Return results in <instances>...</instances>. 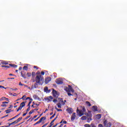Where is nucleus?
<instances>
[{
	"mask_svg": "<svg viewBox=\"0 0 127 127\" xmlns=\"http://www.w3.org/2000/svg\"><path fill=\"white\" fill-rule=\"evenodd\" d=\"M63 124H67V122L65 121H63Z\"/></svg>",
	"mask_w": 127,
	"mask_h": 127,
	"instance_id": "680f3d73",
	"label": "nucleus"
},
{
	"mask_svg": "<svg viewBox=\"0 0 127 127\" xmlns=\"http://www.w3.org/2000/svg\"><path fill=\"white\" fill-rule=\"evenodd\" d=\"M27 114V112L23 114V117H25Z\"/></svg>",
	"mask_w": 127,
	"mask_h": 127,
	"instance_id": "13d9d810",
	"label": "nucleus"
},
{
	"mask_svg": "<svg viewBox=\"0 0 127 127\" xmlns=\"http://www.w3.org/2000/svg\"><path fill=\"white\" fill-rule=\"evenodd\" d=\"M21 120H22V117L19 118L16 120V121L17 122V123H18L19 122H20V121H21Z\"/></svg>",
	"mask_w": 127,
	"mask_h": 127,
	"instance_id": "cd10ccee",
	"label": "nucleus"
},
{
	"mask_svg": "<svg viewBox=\"0 0 127 127\" xmlns=\"http://www.w3.org/2000/svg\"><path fill=\"white\" fill-rule=\"evenodd\" d=\"M1 64H4V65H7V64H8V63L5 62V61H3L1 62Z\"/></svg>",
	"mask_w": 127,
	"mask_h": 127,
	"instance_id": "b1692460",
	"label": "nucleus"
},
{
	"mask_svg": "<svg viewBox=\"0 0 127 127\" xmlns=\"http://www.w3.org/2000/svg\"><path fill=\"white\" fill-rule=\"evenodd\" d=\"M32 77H34V76H35V73L34 72H32Z\"/></svg>",
	"mask_w": 127,
	"mask_h": 127,
	"instance_id": "c03bdc74",
	"label": "nucleus"
},
{
	"mask_svg": "<svg viewBox=\"0 0 127 127\" xmlns=\"http://www.w3.org/2000/svg\"><path fill=\"white\" fill-rule=\"evenodd\" d=\"M68 89L69 92H74V89L72 88V86L68 85Z\"/></svg>",
	"mask_w": 127,
	"mask_h": 127,
	"instance_id": "4468645a",
	"label": "nucleus"
},
{
	"mask_svg": "<svg viewBox=\"0 0 127 127\" xmlns=\"http://www.w3.org/2000/svg\"><path fill=\"white\" fill-rule=\"evenodd\" d=\"M56 115V114L55 113L52 116H51V117L50 118V120H52V119H53V118H54V117H55Z\"/></svg>",
	"mask_w": 127,
	"mask_h": 127,
	"instance_id": "c9c22d12",
	"label": "nucleus"
},
{
	"mask_svg": "<svg viewBox=\"0 0 127 127\" xmlns=\"http://www.w3.org/2000/svg\"><path fill=\"white\" fill-rule=\"evenodd\" d=\"M86 105H87V106H88V107H91L92 106V105H91V103L89 101H86Z\"/></svg>",
	"mask_w": 127,
	"mask_h": 127,
	"instance_id": "4be33fe9",
	"label": "nucleus"
},
{
	"mask_svg": "<svg viewBox=\"0 0 127 127\" xmlns=\"http://www.w3.org/2000/svg\"><path fill=\"white\" fill-rule=\"evenodd\" d=\"M11 90H12V91H16L17 90V88H15V89L11 88Z\"/></svg>",
	"mask_w": 127,
	"mask_h": 127,
	"instance_id": "8fccbe9b",
	"label": "nucleus"
},
{
	"mask_svg": "<svg viewBox=\"0 0 127 127\" xmlns=\"http://www.w3.org/2000/svg\"><path fill=\"white\" fill-rule=\"evenodd\" d=\"M36 118H37V115L34 116L33 118V119L34 120V119H36Z\"/></svg>",
	"mask_w": 127,
	"mask_h": 127,
	"instance_id": "6e6d98bb",
	"label": "nucleus"
},
{
	"mask_svg": "<svg viewBox=\"0 0 127 127\" xmlns=\"http://www.w3.org/2000/svg\"><path fill=\"white\" fill-rule=\"evenodd\" d=\"M2 104H8V102H2Z\"/></svg>",
	"mask_w": 127,
	"mask_h": 127,
	"instance_id": "5fc2aeb1",
	"label": "nucleus"
},
{
	"mask_svg": "<svg viewBox=\"0 0 127 127\" xmlns=\"http://www.w3.org/2000/svg\"><path fill=\"white\" fill-rule=\"evenodd\" d=\"M56 110H57V111H58V112H61L62 111V109H59L57 108V107H55Z\"/></svg>",
	"mask_w": 127,
	"mask_h": 127,
	"instance_id": "e433bc0d",
	"label": "nucleus"
},
{
	"mask_svg": "<svg viewBox=\"0 0 127 127\" xmlns=\"http://www.w3.org/2000/svg\"><path fill=\"white\" fill-rule=\"evenodd\" d=\"M11 112V110L10 109H8L5 111V112L6 114H9Z\"/></svg>",
	"mask_w": 127,
	"mask_h": 127,
	"instance_id": "a878e982",
	"label": "nucleus"
},
{
	"mask_svg": "<svg viewBox=\"0 0 127 127\" xmlns=\"http://www.w3.org/2000/svg\"><path fill=\"white\" fill-rule=\"evenodd\" d=\"M25 102H23L21 103L18 109L20 110L22 109V108H23V107H25Z\"/></svg>",
	"mask_w": 127,
	"mask_h": 127,
	"instance_id": "0eeeda50",
	"label": "nucleus"
},
{
	"mask_svg": "<svg viewBox=\"0 0 127 127\" xmlns=\"http://www.w3.org/2000/svg\"><path fill=\"white\" fill-rule=\"evenodd\" d=\"M29 118H30V116H27V117L25 118V120H27L28 119H29Z\"/></svg>",
	"mask_w": 127,
	"mask_h": 127,
	"instance_id": "052dcab7",
	"label": "nucleus"
},
{
	"mask_svg": "<svg viewBox=\"0 0 127 127\" xmlns=\"http://www.w3.org/2000/svg\"><path fill=\"white\" fill-rule=\"evenodd\" d=\"M36 74L38 75V74H40V72L38 71V72L36 73Z\"/></svg>",
	"mask_w": 127,
	"mask_h": 127,
	"instance_id": "774afa93",
	"label": "nucleus"
},
{
	"mask_svg": "<svg viewBox=\"0 0 127 127\" xmlns=\"http://www.w3.org/2000/svg\"><path fill=\"white\" fill-rule=\"evenodd\" d=\"M77 113L79 115V117H82L83 116L84 112L82 111V110H79V109H77L76 110Z\"/></svg>",
	"mask_w": 127,
	"mask_h": 127,
	"instance_id": "20e7f679",
	"label": "nucleus"
},
{
	"mask_svg": "<svg viewBox=\"0 0 127 127\" xmlns=\"http://www.w3.org/2000/svg\"><path fill=\"white\" fill-rule=\"evenodd\" d=\"M19 86H23V84L21 83V82H19Z\"/></svg>",
	"mask_w": 127,
	"mask_h": 127,
	"instance_id": "864d4df0",
	"label": "nucleus"
},
{
	"mask_svg": "<svg viewBox=\"0 0 127 127\" xmlns=\"http://www.w3.org/2000/svg\"><path fill=\"white\" fill-rule=\"evenodd\" d=\"M5 100H6V101H8V98H6L5 97H2V98H0V102H1L2 101H5Z\"/></svg>",
	"mask_w": 127,
	"mask_h": 127,
	"instance_id": "ddd939ff",
	"label": "nucleus"
},
{
	"mask_svg": "<svg viewBox=\"0 0 127 127\" xmlns=\"http://www.w3.org/2000/svg\"><path fill=\"white\" fill-rule=\"evenodd\" d=\"M11 125H13V123H11L8 124V126H6V127H10V126H11Z\"/></svg>",
	"mask_w": 127,
	"mask_h": 127,
	"instance_id": "37998d69",
	"label": "nucleus"
},
{
	"mask_svg": "<svg viewBox=\"0 0 127 127\" xmlns=\"http://www.w3.org/2000/svg\"><path fill=\"white\" fill-rule=\"evenodd\" d=\"M38 119H39V118H38L35 119V120H34V121H35V122H36V121H38Z\"/></svg>",
	"mask_w": 127,
	"mask_h": 127,
	"instance_id": "0e129e2a",
	"label": "nucleus"
},
{
	"mask_svg": "<svg viewBox=\"0 0 127 127\" xmlns=\"http://www.w3.org/2000/svg\"><path fill=\"white\" fill-rule=\"evenodd\" d=\"M67 94L68 95V96H71L72 94H71L70 93H69V92H68Z\"/></svg>",
	"mask_w": 127,
	"mask_h": 127,
	"instance_id": "69168bd1",
	"label": "nucleus"
},
{
	"mask_svg": "<svg viewBox=\"0 0 127 127\" xmlns=\"http://www.w3.org/2000/svg\"><path fill=\"white\" fill-rule=\"evenodd\" d=\"M20 114H18L17 116H15L14 118V119H15V118H17V117H18V116H20Z\"/></svg>",
	"mask_w": 127,
	"mask_h": 127,
	"instance_id": "bf43d9fd",
	"label": "nucleus"
},
{
	"mask_svg": "<svg viewBox=\"0 0 127 127\" xmlns=\"http://www.w3.org/2000/svg\"><path fill=\"white\" fill-rule=\"evenodd\" d=\"M17 123H18V122H17V121L16 120L15 121L13 122V125H15L16 124H17Z\"/></svg>",
	"mask_w": 127,
	"mask_h": 127,
	"instance_id": "09e8293b",
	"label": "nucleus"
},
{
	"mask_svg": "<svg viewBox=\"0 0 127 127\" xmlns=\"http://www.w3.org/2000/svg\"><path fill=\"white\" fill-rule=\"evenodd\" d=\"M92 112L91 111H89L87 113L85 114V116H87L88 118H92Z\"/></svg>",
	"mask_w": 127,
	"mask_h": 127,
	"instance_id": "6e6552de",
	"label": "nucleus"
},
{
	"mask_svg": "<svg viewBox=\"0 0 127 127\" xmlns=\"http://www.w3.org/2000/svg\"><path fill=\"white\" fill-rule=\"evenodd\" d=\"M33 113H34V110H32L31 111H30V112L29 113V114L31 115L32 114H33Z\"/></svg>",
	"mask_w": 127,
	"mask_h": 127,
	"instance_id": "c756f323",
	"label": "nucleus"
},
{
	"mask_svg": "<svg viewBox=\"0 0 127 127\" xmlns=\"http://www.w3.org/2000/svg\"><path fill=\"white\" fill-rule=\"evenodd\" d=\"M81 120H82V121H85V120H87V117H86V116L82 117Z\"/></svg>",
	"mask_w": 127,
	"mask_h": 127,
	"instance_id": "393cba45",
	"label": "nucleus"
},
{
	"mask_svg": "<svg viewBox=\"0 0 127 127\" xmlns=\"http://www.w3.org/2000/svg\"><path fill=\"white\" fill-rule=\"evenodd\" d=\"M36 83L32 86V87L36 88L38 87L39 85H42L43 84V82L44 81V78H43V76L41 75H37L35 78Z\"/></svg>",
	"mask_w": 127,
	"mask_h": 127,
	"instance_id": "f257e3e1",
	"label": "nucleus"
},
{
	"mask_svg": "<svg viewBox=\"0 0 127 127\" xmlns=\"http://www.w3.org/2000/svg\"><path fill=\"white\" fill-rule=\"evenodd\" d=\"M82 111H83V113L86 112V109H85V107L82 108V110H81Z\"/></svg>",
	"mask_w": 127,
	"mask_h": 127,
	"instance_id": "2f4dec72",
	"label": "nucleus"
},
{
	"mask_svg": "<svg viewBox=\"0 0 127 127\" xmlns=\"http://www.w3.org/2000/svg\"><path fill=\"white\" fill-rule=\"evenodd\" d=\"M58 126V124H56L55 126H54L53 127H56Z\"/></svg>",
	"mask_w": 127,
	"mask_h": 127,
	"instance_id": "e2e57ef3",
	"label": "nucleus"
},
{
	"mask_svg": "<svg viewBox=\"0 0 127 127\" xmlns=\"http://www.w3.org/2000/svg\"><path fill=\"white\" fill-rule=\"evenodd\" d=\"M53 102L54 103H57L58 101H57V99H54L53 101Z\"/></svg>",
	"mask_w": 127,
	"mask_h": 127,
	"instance_id": "de8ad7c7",
	"label": "nucleus"
},
{
	"mask_svg": "<svg viewBox=\"0 0 127 127\" xmlns=\"http://www.w3.org/2000/svg\"><path fill=\"white\" fill-rule=\"evenodd\" d=\"M90 127H97V126H96V125H95V124L91 123L90 124Z\"/></svg>",
	"mask_w": 127,
	"mask_h": 127,
	"instance_id": "5701e85b",
	"label": "nucleus"
},
{
	"mask_svg": "<svg viewBox=\"0 0 127 127\" xmlns=\"http://www.w3.org/2000/svg\"><path fill=\"white\" fill-rule=\"evenodd\" d=\"M31 103H32V101H30L29 102V103L28 104V107H30V104H31Z\"/></svg>",
	"mask_w": 127,
	"mask_h": 127,
	"instance_id": "a19ab883",
	"label": "nucleus"
},
{
	"mask_svg": "<svg viewBox=\"0 0 127 127\" xmlns=\"http://www.w3.org/2000/svg\"><path fill=\"white\" fill-rule=\"evenodd\" d=\"M64 91H66V92H69V87H67V86L64 87Z\"/></svg>",
	"mask_w": 127,
	"mask_h": 127,
	"instance_id": "6ab92c4d",
	"label": "nucleus"
},
{
	"mask_svg": "<svg viewBox=\"0 0 127 127\" xmlns=\"http://www.w3.org/2000/svg\"><path fill=\"white\" fill-rule=\"evenodd\" d=\"M1 107H2L3 108H5V107H6V105L5 104H2L1 105Z\"/></svg>",
	"mask_w": 127,
	"mask_h": 127,
	"instance_id": "473e14b6",
	"label": "nucleus"
},
{
	"mask_svg": "<svg viewBox=\"0 0 127 127\" xmlns=\"http://www.w3.org/2000/svg\"><path fill=\"white\" fill-rule=\"evenodd\" d=\"M39 124H40V121L37 122L34 125V126H36V125H38Z\"/></svg>",
	"mask_w": 127,
	"mask_h": 127,
	"instance_id": "79ce46f5",
	"label": "nucleus"
},
{
	"mask_svg": "<svg viewBox=\"0 0 127 127\" xmlns=\"http://www.w3.org/2000/svg\"><path fill=\"white\" fill-rule=\"evenodd\" d=\"M92 110L93 112H98V107L96 106H93L92 107Z\"/></svg>",
	"mask_w": 127,
	"mask_h": 127,
	"instance_id": "f8f14e48",
	"label": "nucleus"
},
{
	"mask_svg": "<svg viewBox=\"0 0 127 127\" xmlns=\"http://www.w3.org/2000/svg\"><path fill=\"white\" fill-rule=\"evenodd\" d=\"M9 65L11 67H13L14 68H16V67H17V65H16L15 64H9Z\"/></svg>",
	"mask_w": 127,
	"mask_h": 127,
	"instance_id": "aec40b11",
	"label": "nucleus"
},
{
	"mask_svg": "<svg viewBox=\"0 0 127 127\" xmlns=\"http://www.w3.org/2000/svg\"><path fill=\"white\" fill-rule=\"evenodd\" d=\"M21 75L22 77H23V78H25V73H24V71L21 72Z\"/></svg>",
	"mask_w": 127,
	"mask_h": 127,
	"instance_id": "a211bd4d",
	"label": "nucleus"
},
{
	"mask_svg": "<svg viewBox=\"0 0 127 127\" xmlns=\"http://www.w3.org/2000/svg\"><path fill=\"white\" fill-rule=\"evenodd\" d=\"M84 127H91V125H90L89 124H85V125H84Z\"/></svg>",
	"mask_w": 127,
	"mask_h": 127,
	"instance_id": "f704fd0d",
	"label": "nucleus"
},
{
	"mask_svg": "<svg viewBox=\"0 0 127 127\" xmlns=\"http://www.w3.org/2000/svg\"><path fill=\"white\" fill-rule=\"evenodd\" d=\"M92 121V117H88L87 118V123H90Z\"/></svg>",
	"mask_w": 127,
	"mask_h": 127,
	"instance_id": "412c9836",
	"label": "nucleus"
},
{
	"mask_svg": "<svg viewBox=\"0 0 127 127\" xmlns=\"http://www.w3.org/2000/svg\"><path fill=\"white\" fill-rule=\"evenodd\" d=\"M55 122V120H53V121H51L50 125L51 126H53V125H54V123Z\"/></svg>",
	"mask_w": 127,
	"mask_h": 127,
	"instance_id": "c85d7f7f",
	"label": "nucleus"
},
{
	"mask_svg": "<svg viewBox=\"0 0 127 127\" xmlns=\"http://www.w3.org/2000/svg\"><path fill=\"white\" fill-rule=\"evenodd\" d=\"M41 75H44L45 74V72H44V71H42L41 72Z\"/></svg>",
	"mask_w": 127,
	"mask_h": 127,
	"instance_id": "603ef678",
	"label": "nucleus"
},
{
	"mask_svg": "<svg viewBox=\"0 0 127 127\" xmlns=\"http://www.w3.org/2000/svg\"><path fill=\"white\" fill-rule=\"evenodd\" d=\"M66 112H67V113H68V114H72V113H73V109H72V108H68L66 110Z\"/></svg>",
	"mask_w": 127,
	"mask_h": 127,
	"instance_id": "9d476101",
	"label": "nucleus"
},
{
	"mask_svg": "<svg viewBox=\"0 0 127 127\" xmlns=\"http://www.w3.org/2000/svg\"><path fill=\"white\" fill-rule=\"evenodd\" d=\"M44 91L45 92H47L48 91V87H47V86L45 87Z\"/></svg>",
	"mask_w": 127,
	"mask_h": 127,
	"instance_id": "7c9ffc66",
	"label": "nucleus"
},
{
	"mask_svg": "<svg viewBox=\"0 0 127 127\" xmlns=\"http://www.w3.org/2000/svg\"><path fill=\"white\" fill-rule=\"evenodd\" d=\"M23 70H24V71H27V70H28V67H27V66H24L23 68Z\"/></svg>",
	"mask_w": 127,
	"mask_h": 127,
	"instance_id": "f3484780",
	"label": "nucleus"
},
{
	"mask_svg": "<svg viewBox=\"0 0 127 127\" xmlns=\"http://www.w3.org/2000/svg\"><path fill=\"white\" fill-rule=\"evenodd\" d=\"M46 120V117H42L39 121H40V123H42V121H45Z\"/></svg>",
	"mask_w": 127,
	"mask_h": 127,
	"instance_id": "2eb2a0df",
	"label": "nucleus"
},
{
	"mask_svg": "<svg viewBox=\"0 0 127 127\" xmlns=\"http://www.w3.org/2000/svg\"><path fill=\"white\" fill-rule=\"evenodd\" d=\"M22 69V67L20 66L19 68V70H21Z\"/></svg>",
	"mask_w": 127,
	"mask_h": 127,
	"instance_id": "338daca9",
	"label": "nucleus"
},
{
	"mask_svg": "<svg viewBox=\"0 0 127 127\" xmlns=\"http://www.w3.org/2000/svg\"><path fill=\"white\" fill-rule=\"evenodd\" d=\"M0 88L1 89V88L6 89V88H4V86H1V85H0Z\"/></svg>",
	"mask_w": 127,
	"mask_h": 127,
	"instance_id": "3c124183",
	"label": "nucleus"
},
{
	"mask_svg": "<svg viewBox=\"0 0 127 127\" xmlns=\"http://www.w3.org/2000/svg\"><path fill=\"white\" fill-rule=\"evenodd\" d=\"M34 69H36L37 70L39 69L38 67L37 66L34 65Z\"/></svg>",
	"mask_w": 127,
	"mask_h": 127,
	"instance_id": "49530a36",
	"label": "nucleus"
},
{
	"mask_svg": "<svg viewBox=\"0 0 127 127\" xmlns=\"http://www.w3.org/2000/svg\"><path fill=\"white\" fill-rule=\"evenodd\" d=\"M26 98V96L23 95L21 99H22L23 100V101H24V100H26L25 99Z\"/></svg>",
	"mask_w": 127,
	"mask_h": 127,
	"instance_id": "72a5a7b5",
	"label": "nucleus"
},
{
	"mask_svg": "<svg viewBox=\"0 0 127 127\" xmlns=\"http://www.w3.org/2000/svg\"><path fill=\"white\" fill-rule=\"evenodd\" d=\"M104 125L105 127H112V123H108V121H107V120H105L104 122Z\"/></svg>",
	"mask_w": 127,
	"mask_h": 127,
	"instance_id": "f03ea898",
	"label": "nucleus"
},
{
	"mask_svg": "<svg viewBox=\"0 0 127 127\" xmlns=\"http://www.w3.org/2000/svg\"><path fill=\"white\" fill-rule=\"evenodd\" d=\"M25 100H29V101H32V98H30V97H27Z\"/></svg>",
	"mask_w": 127,
	"mask_h": 127,
	"instance_id": "58836bf2",
	"label": "nucleus"
},
{
	"mask_svg": "<svg viewBox=\"0 0 127 127\" xmlns=\"http://www.w3.org/2000/svg\"><path fill=\"white\" fill-rule=\"evenodd\" d=\"M56 83L59 85H61V84H63V79L61 78L57 79L56 80Z\"/></svg>",
	"mask_w": 127,
	"mask_h": 127,
	"instance_id": "7ed1b4c3",
	"label": "nucleus"
},
{
	"mask_svg": "<svg viewBox=\"0 0 127 127\" xmlns=\"http://www.w3.org/2000/svg\"><path fill=\"white\" fill-rule=\"evenodd\" d=\"M76 119V113H73L71 117V121H73Z\"/></svg>",
	"mask_w": 127,
	"mask_h": 127,
	"instance_id": "9b49d317",
	"label": "nucleus"
},
{
	"mask_svg": "<svg viewBox=\"0 0 127 127\" xmlns=\"http://www.w3.org/2000/svg\"><path fill=\"white\" fill-rule=\"evenodd\" d=\"M2 67H5V69H6L7 68H9V66H6V65H2Z\"/></svg>",
	"mask_w": 127,
	"mask_h": 127,
	"instance_id": "ea45409f",
	"label": "nucleus"
},
{
	"mask_svg": "<svg viewBox=\"0 0 127 127\" xmlns=\"http://www.w3.org/2000/svg\"><path fill=\"white\" fill-rule=\"evenodd\" d=\"M27 76H28V77H31V73H29V72H28L27 73Z\"/></svg>",
	"mask_w": 127,
	"mask_h": 127,
	"instance_id": "4c0bfd02",
	"label": "nucleus"
},
{
	"mask_svg": "<svg viewBox=\"0 0 127 127\" xmlns=\"http://www.w3.org/2000/svg\"><path fill=\"white\" fill-rule=\"evenodd\" d=\"M53 95L54 97H58V96H59V93L57 92L56 90L53 89Z\"/></svg>",
	"mask_w": 127,
	"mask_h": 127,
	"instance_id": "39448f33",
	"label": "nucleus"
},
{
	"mask_svg": "<svg viewBox=\"0 0 127 127\" xmlns=\"http://www.w3.org/2000/svg\"><path fill=\"white\" fill-rule=\"evenodd\" d=\"M96 118L98 119V120H100L101 118H102V115L101 114H97L96 115Z\"/></svg>",
	"mask_w": 127,
	"mask_h": 127,
	"instance_id": "dca6fc26",
	"label": "nucleus"
},
{
	"mask_svg": "<svg viewBox=\"0 0 127 127\" xmlns=\"http://www.w3.org/2000/svg\"><path fill=\"white\" fill-rule=\"evenodd\" d=\"M51 81V77H47L45 78V82L46 84H48Z\"/></svg>",
	"mask_w": 127,
	"mask_h": 127,
	"instance_id": "1a4fd4ad",
	"label": "nucleus"
},
{
	"mask_svg": "<svg viewBox=\"0 0 127 127\" xmlns=\"http://www.w3.org/2000/svg\"><path fill=\"white\" fill-rule=\"evenodd\" d=\"M98 127H103V125L102 124H99Z\"/></svg>",
	"mask_w": 127,
	"mask_h": 127,
	"instance_id": "4d7b16f0",
	"label": "nucleus"
},
{
	"mask_svg": "<svg viewBox=\"0 0 127 127\" xmlns=\"http://www.w3.org/2000/svg\"><path fill=\"white\" fill-rule=\"evenodd\" d=\"M57 106H58V108H59V109H61V107L62 105H61V104L58 103L57 104Z\"/></svg>",
	"mask_w": 127,
	"mask_h": 127,
	"instance_id": "bb28decb",
	"label": "nucleus"
},
{
	"mask_svg": "<svg viewBox=\"0 0 127 127\" xmlns=\"http://www.w3.org/2000/svg\"><path fill=\"white\" fill-rule=\"evenodd\" d=\"M30 111V107H28V108L27 109V112H29Z\"/></svg>",
	"mask_w": 127,
	"mask_h": 127,
	"instance_id": "a18cd8bd",
	"label": "nucleus"
},
{
	"mask_svg": "<svg viewBox=\"0 0 127 127\" xmlns=\"http://www.w3.org/2000/svg\"><path fill=\"white\" fill-rule=\"evenodd\" d=\"M52 100H53V97L51 96H48L45 98V100L47 101L48 102H52Z\"/></svg>",
	"mask_w": 127,
	"mask_h": 127,
	"instance_id": "423d86ee",
	"label": "nucleus"
}]
</instances>
